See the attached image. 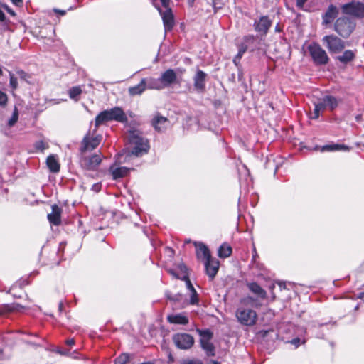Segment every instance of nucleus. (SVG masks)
Listing matches in <instances>:
<instances>
[{
	"instance_id": "20",
	"label": "nucleus",
	"mask_w": 364,
	"mask_h": 364,
	"mask_svg": "<svg viewBox=\"0 0 364 364\" xmlns=\"http://www.w3.org/2000/svg\"><path fill=\"white\" fill-rule=\"evenodd\" d=\"M194 245L196 248V257L198 259L206 261L212 257L209 249L204 243L196 242Z\"/></svg>"
},
{
	"instance_id": "30",
	"label": "nucleus",
	"mask_w": 364,
	"mask_h": 364,
	"mask_svg": "<svg viewBox=\"0 0 364 364\" xmlns=\"http://www.w3.org/2000/svg\"><path fill=\"white\" fill-rule=\"evenodd\" d=\"M327 108L330 111H333L338 105L339 101L333 95H326L323 97Z\"/></svg>"
},
{
	"instance_id": "60",
	"label": "nucleus",
	"mask_w": 364,
	"mask_h": 364,
	"mask_svg": "<svg viewBox=\"0 0 364 364\" xmlns=\"http://www.w3.org/2000/svg\"><path fill=\"white\" fill-rule=\"evenodd\" d=\"M291 343L292 344H294L296 346H298L299 343H300V338H294V339L291 340Z\"/></svg>"
},
{
	"instance_id": "3",
	"label": "nucleus",
	"mask_w": 364,
	"mask_h": 364,
	"mask_svg": "<svg viewBox=\"0 0 364 364\" xmlns=\"http://www.w3.org/2000/svg\"><path fill=\"white\" fill-rule=\"evenodd\" d=\"M356 27L355 21L347 16L337 18L334 22L333 30L343 38H348L353 33Z\"/></svg>"
},
{
	"instance_id": "11",
	"label": "nucleus",
	"mask_w": 364,
	"mask_h": 364,
	"mask_svg": "<svg viewBox=\"0 0 364 364\" xmlns=\"http://www.w3.org/2000/svg\"><path fill=\"white\" fill-rule=\"evenodd\" d=\"M90 132H88L82 139L80 151L82 154L87 151H92L96 149L101 142L102 136L97 135L94 137H90Z\"/></svg>"
},
{
	"instance_id": "17",
	"label": "nucleus",
	"mask_w": 364,
	"mask_h": 364,
	"mask_svg": "<svg viewBox=\"0 0 364 364\" xmlns=\"http://www.w3.org/2000/svg\"><path fill=\"white\" fill-rule=\"evenodd\" d=\"M219 261L215 258H210L205 261V273L210 280H213L219 270Z\"/></svg>"
},
{
	"instance_id": "12",
	"label": "nucleus",
	"mask_w": 364,
	"mask_h": 364,
	"mask_svg": "<svg viewBox=\"0 0 364 364\" xmlns=\"http://www.w3.org/2000/svg\"><path fill=\"white\" fill-rule=\"evenodd\" d=\"M160 78L164 88L168 87L173 84L180 83L178 80L176 72L171 68L162 73Z\"/></svg>"
},
{
	"instance_id": "16",
	"label": "nucleus",
	"mask_w": 364,
	"mask_h": 364,
	"mask_svg": "<svg viewBox=\"0 0 364 364\" xmlns=\"http://www.w3.org/2000/svg\"><path fill=\"white\" fill-rule=\"evenodd\" d=\"M51 213L47 214V219L51 225L58 226L61 224L63 208L56 204L51 205Z\"/></svg>"
},
{
	"instance_id": "10",
	"label": "nucleus",
	"mask_w": 364,
	"mask_h": 364,
	"mask_svg": "<svg viewBox=\"0 0 364 364\" xmlns=\"http://www.w3.org/2000/svg\"><path fill=\"white\" fill-rule=\"evenodd\" d=\"M102 162V158L100 154H94L90 156H81L80 164L81 167L87 171H95Z\"/></svg>"
},
{
	"instance_id": "58",
	"label": "nucleus",
	"mask_w": 364,
	"mask_h": 364,
	"mask_svg": "<svg viewBox=\"0 0 364 364\" xmlns=\"http://www.w3.org/2000/svg\"><path fill=\"white\" fill-rule=\"evenodd\" d=\"M12 3L17 6H23V0H11Z\"/></svg>"
},
{
	"instance_id": "59",
	"label": "nucleus",
	"mask_w": 364,
	"mask_h": 364,
	"mask_svg": "<svg viewBox=\"0 0 364 364\" xmlns=\"http://www.w3.org/2000/svg\"><path fill=\"white\" fill-rule=\"evenodd\" d=\"M160 1L161 2L162 6L164 8H166V9L168 8L170 0H160Z\"/></svg>"
},
{
	"instance_id": "28",
	"label": "nucleus",
	"mask_w": 364,
	"mask_h": 364,
	"mask_svg": "<svg viewBox=\"0 0 364 364\" xmlns=\"http://www.w3.org/2000/svg\"><path fill=\"white\" fill-rule=\"evenodd\" d=\"M248 289L253 294H256L261 299H264L267 293L257 282H250L247 284Z\"/></svg>"
},
{
	"instance_id": "31",
	"label": "nucleus",
	"mask_w": 364,
	"mask_h": 364,
	"mask_svg": "<svg viewBox=\"0 0 364 364\" xmlns=\"http://www.w3.org/2000/svg\"><path fill=\"white\" fill-rule=\"evenodd\" d=\"M232 252V247L227 243H223L218 249V256L220 258H226L231 255Z\"/></svg>"
},
{
	"instance_id": "22",
	"label": "nucleus",
	"mask_w": 364,
	"mask_h": 364,
	"mask_svg": "<svg viewBox=\"0 0 364 364\" xmlns=\"http://www.w3.org/2000/svg\"><path fill=\"white\" fill-rule=\"evenodd\" d=\"M356 56V50H346L342 55H338L336 60L344 65H347L353 62Z\"/></svg>"
},
{
	"instance_id": "2",
	"label": "nucleus",
	"mask_w": 364,
	"mask_h": 364,
	"mask_svg": "<svg viewBox=\"0 0 364 364\" xmlns=\"http://www.w3.org/2000/svg\"><path fill=\"white\" fill-rule=\"evenodd\" d=\"M110 121L126 123L128 121V118L123 109L119 107H114L110 109L104 110L100 112L95 117L94 133L97 132L100 125Z\"/></svg>"
},
{
	"instance_id": "38",
	"label": "nucleus",
	"mask_w": 364,
	"mask_h": 364,
	"mask_svg": "<svg viewBox=\"0 0 364 364\" xmlns=\"http://www.w3.org/2000/svg\"><path fill=\"white\" fill-rule=\"evenodd\" d=\"M82 93V90L80 87H73L69 90V97L71 99L76 100V97Z\"/></svg>"
},
{
	"instance_id": "14",
	"label": "nucleus",
	"mask_w": 364,
	"mask_h": 364,
	"mask_svg": "<svg viewBox=\"0 0 364 364\" xmlns=\"http://www.w3.org/2000/svg\"><path fill=\"white\" fill-rule=\"evenodd\" d=\"M339 14V9L334 4H330L326 12L322 14V25L331 24Z\"/></svg>"
},
{
	"instance_id": "33",
	"label": "nucleus",
	"mask_w": 364,
	"mask_h": 364,
	"mask_svg": "<svg viewBox=\"0 0 364 364\" xmlns=\"http://www.w3.org/2000/svg\"><path fill=\"white\" fill-rule=\"evenodd\" d=\"M347 147L345 145L340 144H332V145H325L322 147V151H338V150H344L346 149Z\"/></svg>"
},
{
	"instance_id": "54",
	"label": "nucleus",
	"mask_w": 364,
	"mask_h": 364,
	"mask_svg": "<svg viewBox=\"0 0 364 364\" xmlns=\"http://www.w3.org/2000/svg\"><path fill=\"white\" fill-rule=\"evenodd\" d=\"M53 11L55 14L60 15V16H65L67 12L66 10L58 9H53Z\"/></svg>"
},
{
	"instance_id": "6",
	"label": "nucleus",
	"mask_w": 364,
	"mask_h": 364,
	"mask_svg": "<svg viewBox=\"0 0 364 364\" xmlns=\"http://www.w3.org/2000/svg\"><path fill=\"white\" fill-rule=\"evenodd\" d=\"M308 50L315 65H324L328 63L329 58L326 50L318 43L309 44Z\"/></svg>"
},
{
	"instance_id": "39",
	"label": "nucleus",
	"mask_w": 364,
	"mask_h": 364,
	"mask_svg": "<svg viewBox=\"0 0 364 364\" xmlns=\"http://www.w3.org/2000/svg\"><path fill=\"white\" fill-rule=\"evenodd\" d=\"M227 0H212L213 8L215 14L218 10L223 8Z\"/></svg>"
},
{
	"instance_id": "55",
	"label": "nucleus",
	"mask_w": 364,
	"mask_h": 364,
	"mask_svg": "<svg viewBox=\"0 0 364 364\" xmlns=\"http://www.w3.org/2000/svg\"><path fill=\"white\" fill-rule=\"evenodd\" d=\"M320 111L318 108H316V107H314V112H313V117H311L312 119H318L320 116Z\"/></svg>"
},
{
	"instance_id": "50",
	"label": "nucleus",
	"mask_w": 364,
	"mask_h": 364,
	"mask_svg": "<svg viewBox=\"0 0 364 364\" xmlns=\"http://www.w3.org/2000/svg\"><path fill=\"white\" fill-rule=\"evenodd\" d=\"M52 353L53 352H56L57 353L61 355H68V353H69V350H60L59 348H57L56 350H50Z\"/></svg>"
},
{
	"instance_id": "63",
	"label": "nucleus",
	"mask_w": 364,
	"mask_h": 364,
	"mask_svg": "<svg viewBox=\"0 0 364 364\" xmlns=\"http://www.w3.org/2000/svg\"><path fill=\"white\" fill-rule=\"evenodd\" d=\"M257 257H258V255H257V253L256 252L255 247H254L253 248L252 261H255Z\"/></svg>"
},
{
	"instance_id": "57",
	"label": "nucleus",
	"mask_w": 364,
	"mask_h": 364,
	"mask_svg": "<svg viewBox=\"0 0 364 364\" xmlns=\"http://www.w3.org/2000/svg\"><path fill=\"white\" fill-rule=\"evenodd\" d=\"M11 333H6V334H4L2 337L3 341H4L6 344H10L9 340L11 338Z\"/></svg>"
},
{
	"instance_id": "43",
	"label": "nucleus",
	"mask_w": 364,
	"mask_h": 364,
	"mask_svg": "<svg viewBox=\"0 0 364 364\" xmlns=\"http://www.w3.org/2000/svg\"><path fill=\"white\" fill-rule=\"evenodd\" d=\"M7 95L5 92L0 90V106L5 107L7 104Z\"/></svg>"
},
{
	"instance_id": "9",
	"label": "nucleus",
	"mask_w": 364,
	"mask_h": 364,
	"mask_svg": "<svg viewBox=\"0 0 364 364\" xmlns=\"http://www.w3.org/2000/svg\"><path fill=\"white\" fill-rule=\"evenodd\" d=\"M322 41L332 53L341 52L346 46L345 42L341 38L333 34L325 36Z\"/></svg>"
},
{
	"instance_id": "41",
	"label": "nucleus",
	"mask_w": 364,
	"mask_h": 364,
	"mask_svg": "<svg viewBox=\"0 0 364 364\" xmlns=\"http://www.w3.org/2000/svg\"><path fill=\"white\" fill-rule=\"evenodd\" d=\"M16 75L21 80H23L28 83H30L29 80L31 79V75L29 74H28L27 73H26L25 71H23V70H17Z\"/></svg>"
},
{
	"instance_id": "40",
	"label": "nucleus",
	"mask_w": 364,
	"mask_h": 364,
	"mask_svg": "<svg viewBox=\"0 0 364 364\" xmlns=\"http://www.w3.org/2000/svg\"><path fill=\"white\" fill-rule=\"evenodd\" d=\"M26 200L29 203L30 205H34L39 203H44L43 200H39L35 198V193H30L28 198H26Z\"/></svg>"
},
{
	"instance_id": "24",
	"label": "nucleus",
	"mask_w": 364,
	"mask_h": 364,
	"mask_svg": "<svg viewBox=\"0 0 364 364\" xmlns=\"http://www.w3.org/2000/svg\"><path fill=\"white\" fill-rule=\"evenodd\" d=\"M167 320L170 323L186 325L188 323V318L183 314L168 315Z\"/></svg>"
},
{
	"instance_id": "44",
	"label": "nucleus",
	"mask_w": 364,
	"mask_h": 364,
	"mask_svg": "<svg viewBox=\"0 0 364 364\" xmlns=\"http://www.w3.org/2000/svg\"><path fill=\"white\" fill-rule=\"evenodd\" d=\"M315 107L318 108L320 112H323L327 108L324 97H323L318 103H316Z\"/></svg>"
},
{
	"instance_id": "27",
	"label": "nucleus",
	"mask_w": 364,
	"mask_h": 364,
	"mask_svg": "<svg viewBox=\"0 0 364 364\" xmlns=\"http://www.w3.org/2000/svg\"><path fill=\"white\" fill-rule=\"evenodd\" d=\"M146 87L150 90H162L164 89L161 78L148 77L145 78Z\"/></svg>"
},
{
	"instance_id": "49",
	"label": "nucleus",
	"mask_w": 364,
	"mask_h": 364,
	"mask_svg": "<svg viewBox=\"0 0 364 364\" xmlns=\"http://www.w3.org/2000/svg\"><path fill=\"white\" fill-rule=\"evenodd\" d=\"M307 1L308 0H296V5L299 9L304 10V6Z\"/></svg>"
},
{
	"instance_id": "62",
	"label": "nucleus",
	"mask_w": 364,
	"mask_h": 364,
	"mask_svg": "<svg viewBox=\"0 0 364 364\" xmlns=\"http://www.w3.org/2000/svg\"><path fill=\"white\" fill-rule=\"evenodd\" d=\"M75 343V340L73 338L72 339H68L66 341V344L67 345H69V346H72Z\"/></svg>"
},
{
	"instance_id": "37",
	"label": "nucleus",
	"mask_w": 364,
	"mask_h": 364,
	"mask_svg": "<svg viewBox=\"0 0 364 364\" xmlns=\"http://www.w3.org/2000/svg\"><path fill=\"white\" fill-rule=\"evenodd\" d=\"M129 360V355L128 353H122L115 358L114 364H127Z\"/></svg>"
},
{
	"instance_id": "56",
	"label": "nucleus",
	"mask_w": 364,
	"mask_h": 364,
	"mask_svg": "<svg viewBox=\"0 0 364 364\" xmlns=\"http://www.w3.org/2000/svg\"><path fill=\"white\" fill-rule=\"evenodd\" d=\"M168 272L170 274H171L173 277H175V278H176V279H181V278L183 277V276H182V277L179 276V275H178V274L175 272V270H173V269H168Z\"/></svg>"
},
{
	"instance_id": "36",
	"label": "nucleus",
	"mask_w": 364,
	"mask_h": 364,
	"mask_svg": "<svg viewBox=\"0 0 364 364\" xmlns=\"http://www.w3.org/2000/svg\"><path fill=\"white\" fill-rule=\"evenodd\" d=\"M18 111L17 107H15L14 109V112H13V114H12V116L8 120L7 125L9 127H13L16 123V122L18 121Z\"/></svg>"
},
{
	"instance_id": "52",
	"label": "nucleus",
	"mask_w": 364,
	"mask_h": 364,
	"mask_svg": "<svg viewBox=\"0 0 364 364\" xmlns=\"http://www.w3.org/2000/svg\"><path fill=\"white\" fill-rule=\"evenodd\" d=\"M178 269L181 270L182 273L184 274V275L188 274H187V267L183 263H181L178 265Z\"/></svg>"
},
{
	"instance_id": "51",
	"label": "nucleus",
	"mask_w": 364,
	"mask_h": 364,
	"mask_svg": "<svg viewBox=\"0 0 364 364\" xmlns=\"http://www.w3.org/2000/svg\"><path fill=\"white\" fill-rule=\"evenodd\" d=\"M230 70H228V81L232 82V83H235V73L233 72V73H230Z\"/></svg>"
},
{
	"instance_id": "46",
	"label": "nucleus",
	"mask_w": 364,
	"mask_h": 364,
	"mask_svg": "<svg viewBox=\"0 0 364 364\" xmlns=\"http://www.w3.org/2000/svg\"><path fill=\"white\" fill-rule=\"evenodd\" d=\"M34 147L36 151H39L41 152H43L45 149V144L43 140H40L38 141H36L35 143Z\"/></svg>"
},
{
	"instance_id": "23",
	"label": "nucleus",
	"mask_w": 364,
	"mask_h": 364,
	"mask_svg": "<svg viewBox=\"0 0 364 364\" xmlns=\"http://www.w3.org/2000/svg\"><path fill=\"white\" fill-rule=\"evenodd\" d=\"M167 123V118L159 115L156 116L151 120V125L159 132H163L166 129Z\"/></svg>"
},
{
	"instance_id": "15",
	"label": "nucleus",
	"mask_w": 364,
	"mask_h": 364,
	"mask_svg": "<svg viewBox=\"0 0 364 364\" xmlns=\"http://www.w3.org/2000/svg\"><path fill=\"white\" fill-rule=\"evenodd\" d=\"M272 24V21L268 16H262L259 18V21H255L254 27L257 32L266 35Z\"/></svg>"
},
{
	"instance_id": "26",
	"label": "nucleus",
	"mask_w": 364,
	"mask_h": 364,
	"mask_svg": "<svg viewBox=\"0 0 364 364\" xmlns=\"http://www.w3.org/2000/svg\"><path fill=\"white\" fill-rule=\"evenodd\" d=\"M109 171L112 173V178L117 180L126 176L129 172V168L124 166L117 168L110 167Z\"/></svg>"
},
{
	"instance_id": "45",
	"label": "nucleus",
	"mask_w": 364,
	"mask_h": 364,
	"mask_svg": "<svg viewBox=\"0 0 364 364\" xmlns=\"http://www.w3.org/2000/svg\"><path fill=\"white\" fill-rule=\"evenodd\" d=\"M247 46L246 45L242 44L240 45L239 48V50L237 55V58H238V60H240L243 54L247 51Z\"/></svg>"
},
{
	"instance_id": "61",
	"label": "nucleus",
	"mask_w": 364,
	"mask_h": 364,
	"mask_svg": "<svg viewBox=\"0 0 364 364\" xmlns=\"http://www.w3.org/2000/svg\"><path fill=\"white\" fill-rule=\"evenodd\" d=\"M5 20V14L0 9V21H4Z\"/></svg>"
},
{
	"instance_id": "1",
	"label": "nucleus",
	"mask_w": 364,
	"mask_h": 364,
	"mask_svg": "<svg viewBox=\"0 0 364 364\" xmlns=\"http://www.w3.org/2000/svg\"><path fill=\"white\" fill-rule=\"evenodd\" d=\"M128 141L132 155L141 156L148 153L150 148L149 140L139 130H129Z\"/></svg>"
},
{
	"instance_id": "25",
	"label": "nucleus",
	"mask_w": 364,
	"mask_h": 364,
	"mask_svg": "<svg viewBox=\"0 0 364 364\" xmlns=\"http://www.w3.org/2000/svg\"><path fill=\"white\" fill-rule=\"evenodd\" d=\"M146 90V87L145 78H142L138 85L133 87H129L128 89V92L130 96L140 95Z\"/></svg>"
},
{
	"instance_id": "32",
	"label": "nucleus",
	"mask_w": 364,
	"mask_h": 364,
	"mask_svg": "<svg viewBox=\"0 0 364 364\" xmlns=\"http://www.w3.org/2000/svg\"><path fill=\"white\" fill-rule=\"evenodd\" d=\"M242 304L245 306H250L252 307H257L259 304L257 303V300L252 296H246L241 300Z\"/></svg>"
},
{
	"instance_id": "29",
	"label": "nucleus",
	"mask_w": 364,
	"mask_h": 364,
	"mask_svg": "<svg viewBox=\"0 0 364 364\" xmlns=\"http://www.w3.org/2000/svg\"><path fill=\"white\" fill-rule=\"evenodd\" d=\"M166 299L174 304H183L186 302L185 296L183 294L177 293L173 294L171 292L167 291L165 293Z\"/></svg>"
},
{
	"instance_id": "48",
	"label": "nucleus",
	"mask_w": 364,
	"mask_h": 364,
	"mask_svg": "<svg viewBox=\"0 0 364 364\" xmlns=\"http://www.w3.org/2000/svg\"><path fill=\"white\" fill-rule=\"evenodd\" d=\"M1 6L6 10L10 15L14 16H16V13L13 9H11L8 5L6 4H1Z\"/></svg>"
},
{
	"instance_id": "5",
	"label": "nucleus",
	"mask_w": 364,
	"mask_h": 364,
	"mask_svg": "<svg viewBox=\"0 0 364 364\" xmlns=\"http://www.w3.org/2000/svg\"><path fill=\"white\" fill-rule=\"evenodd\" d=\"M342 14L345 16L357 19L364 18V3L352 1L341 6Z\"/></svg>"
},
{
	"instance_id": "7",
	"label": "nucleus",
	"mask_w": 364,
	"mask_h": 364,
	"mask_svg": "<svg viewBox=\"0 0 364 364\" xmlns=\"http://www.w3.org/2000/svg\"><path fill=\"white\" fill-rule=\"evenodd\" d=\"M235 316L240 324L246 326H254L257 320V314L255 311L244 307L237 308Z\"/></svg>"
},
{
	"instance_id": "34",
	"label": "nucleus",
	"mask_w": 364,
	"mask_h": 364,
	"mask_svg": "<svg viewBox=\"0 0 364 364\" xmlns=\"http://www.w3.org/2000/svg\"><path fill=\"white\" fill-rule=\"evenodd\" d=\"M347 147L345 145L340 144H332V145H325L322 147V151H338V150H344L346 149Z\"/></svg>"
},
{
	"instance_id": "64",
	"label": "nucleus",
	"mask_w": 364,
	"mask_h": 364,
	"mask_svg": "<svg viewBox=\"0 0 364 364\" xmlns=\"http://www.w3.org/2000/svg\"><path fill=\"white\" fill-rule=\"evenodd\" d=\"M357 297L364 301V291L359 293Z\"/></svg>"
},
{
	"instance_id": "4",
	"label": "nucleus",
	"mask_w": 364,
	"mask_h": 364,
	"mask_svg": "<svg viewBox=\"0 0 364 364\" xmlns=\"http://www.w3.org/2000/svg\"><path fill=\"white\" fill-rule=\"evenodd\" d=\"M196 331L200 336V346L201 348L205 352V354L208 357H213L215 355V348L211 340L213 338V331L209 329H200L196 328Z\"/></svg>"
},
{
	"instance_id": "18",
	"label": "nucleus",
	"mask_w": 364,
	"mask_h": 364,
	"mask_svg": "<svg viewBox=\"0 0 364 364\" xmlns=\"http://www.w3.org/2000/svg\"><path fill=\"white\" fill-rule=\"evenodd\" d=\"M163 20L164 30L166 32L170 31L174 26V17L170 8L166 9L164 12L159 9Z\"/></svg>"
},
{
	"instance_id": "35",
	"label": "nucleus",
	"mask_w": 364,
	"mask_h": 364,
	"mask_svg": "<svg viewBox=\"0 0 364 364\" xmlns=\"http://www.w3.org/2000/svg\"><path fill=\"white\" fill-rule=\"evenodd\" d=\"M4 309L7 311H21L23 309H24V306L22 305L18 304V303H13L11 304H7L4 306Z\"/></svg>"
},
{
	"instance_id": "19",
	"label": "nucleus",
	"mask_w": 364,
	"mask_h": 364,
	"mask_svg": "<svg viewBox=\"0 0 364 364\" xmlns=\"http://www.w3.org/2000/svg\"><path fill=\"white\" fill-rule=\"evenodd\" d=\"M181 280L186 282L187 289L191 291L189 304L191 305H197L199 302L198 294L193 286L188 274L183 275Z\"/></svg>"
},
{
	"instance_id": "8",
	"label": "nucleus",
	"mask_w": 364,
	"mask_h": 364,
	"mask_svg": "<svg viewBox=\"0 0 364 364\" xmlns=\"http://www.w3.org/2000/svg\"><path fill=\"white\" fill-rule=\"evenodd\" d=\"M172 341L176 348L181 350H189L195 343L193 336L187 333H177L173 334Z\"/></svg>"
},
{
	"instance_id": "47",
	"label": "nucleus",
	"mask_w": 364,
	"mask_h": 364,
	"mask_svg": "<svg viewBox=\"0 0 364 364\" xmlns=\"http://www.w3.org/2000/svg\"><path fill=\"white\" fill-rule=\"evenodd\" d=\"M181 364H203V363L200 360L184 359L181 360Z\"/></svg>"
},
{
	"instance_id": "21",
	"label": "nucleus",
	"mask_w": 364,
	"mask_h": 364,
	"mask_svg": "<svg viewBox=\"0 0 364 364\" xmlns=\"http://www.w3.org/2000/svg\"><path fill=\"white\" fill-rule=\"evenodd\" d=\"M47 168L53 173H56L60 171V164L58 155L50 154L47 156Z\"/></svg>"
},
{
	"instance_id": "13",
	"label": "nucleus",
	"mask_w": 364,
	"mask_h": 364,
	"mask_svg": "<svg viewBox=\"0 0 364 364\" xmlns=\"http://www.w3.org/2000/svg\"><path fill=\"white\" fill-rule=\"evenodd\" d=\"M207 74L201 70H198L193 76V87L194 89L200 93H203L205 90Z\"/></svg>"
},
{
	"instance_id": "53",
	"label": "nucleus",
	"mask_w": 364,
	"mask_h": 364,
	"mask_svg": "<svg viewBox=\"0 0 364 364\" xmlns=\"http://www.w3.org/2000/svg\"><path fill=\"white\" fill-rule=\"evenodd\" d=\"M18 284L20 287H24L26 285H28L29 284V282L28 281L27 279L21 278L18 282Z\"/></svg>"
},
{
	"instance_id": "42",
	"label": "nucleus",
	"mask_w": 364,
	"mask_h": 364,
	"mask_svg": "<svg viewBox=\"0 0 364 364\" xmlns=\"http://www.w3.org/2000/svg\"><path fill=\"white\" fill-rule=\"evenodd\" d=\"M9 77H10V80H9L10 86L13 90H16L18 87L17 78L15 77L14 74H12L11 72H9Z\"/></svg>"
}]
</instances>
